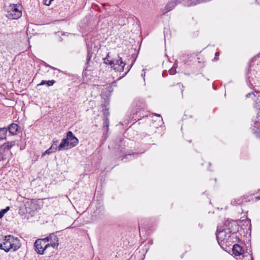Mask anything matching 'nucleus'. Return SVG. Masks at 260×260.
Masks as SVG:
<instances>
[{"label":"nucleus","instance_id":"obj_1","mask_svg":"<svg viewBox=\"0 0 260 260\" xmlns=\"http://www.w3.org/2000/svg\"><path fill=\"white\" fill-rule=\"evenodd\" d=\"M21 246L20 240L12 235L6 236L2 242L0 241V249L8 252L11 250L15 251Z\"/></svg>","mask_w":260,"mask_h":260},{"label":"nucleus","instance_id":"obj_2","mask_svg":"<svg viewBox=\"0 0 260 260\" xmlns=\"http://www.w3.org/2000/svg\"><path fill=\"white\" fill-rule=\"evenodd\" d=\"M78 142V139L74 136L72 132L69 131L67 133L66 138L63 139L58 146V150L61 151L72 148L76 146Z\"/></svg>","mask_w":260,"mask_h":260},{"label":"nucleus","instance_id":"obj_3","mask_svg":"<svg viewBox=\"0 0 260 260\" xmlns=\"http://www.w3.org/2000/svg\"><path fill=\"white\" fill-rule=\"evenodd\" d=\"M21 9L20 5H10L6 8V15L10 19H17L22 15Z\"/></svg>","mask_w":260,"mask_h":260},{"label":"nucleus","instance_id":"obj_4","mask_svg":"<svg viewBox=\"0 0 260 260\" xmlns=\"http://www.w3.org/2000/svg\"><path fill=\"white\" fill-rule=\"evenodd\" d=\"M109 56V54L108 53L106 57L103 59L104 63L110 65L114 70L117 72H123L124 67L125 66V63L122 61L121 57L119 56L118 59L115 61L109 60L108 59Z\"/></svg>","mask_w":260,"mask_h":260},{"label":"nucleus","instance_id":"obj_5","mask_svg":"<svg viewBox=\"0 0 260 260\" xmlns=\"http://www.w3.org/2000/svg\"><path fill=\"white\" fill-rule=\"evenodd\" d=\"M45 238L39 239L34 243L35 250L39 254H43L44 251L50 246V244L47 243Z\"/></svg>","mask_w":260,"mask_h":260},{"label":"nucleus","instance_id":"obj_6","mask_svg":"<svg viewBox=\"0 0 260 260\" xmlns=\"http://www.w3.org/2000/svg\"><path fill=\"white\" fill-rule=\"evenodd\" d=\"M234 233L235 232L232 233V232L230 231L228 229H224L222 231H220L219 229L217 228L216 232L217 240L218 243H219L220 241L227 242L231 235L234 234Z\"/></svg>","mask_w":260,"mask_h":260},{"label":"nucleus","instance_id":"obj_7","mask_svg":"<svg viewBox=\"0 0 260 260\" xmlns=\"http://www.w3.org/2000/svg\"><path fill=\"white\" fill-rule=\"evenodd\" d=\"M47 243L50 244L51 246L54 249H57L58 245V238L57 236L54 233L50 234L49 236L45 238V240Z\"/></svg>","mask_w":260,"mask_h":260},{"label":"nucleus","instance_id":"obj_8","mask_svg":"<svg viewBox=\"0 0 260 260\" xmlns=\"http://www.w3.org/2000/svg\"><path fill=\"white\" fill-rule=\"evenodd\" d=\"M243 248L238 244H235L233 246L232 251L234 254L238 256L243 253Z\"/></svg>","mask_w":260,"mask_h":260},{"label":"nucleus","instance_id":"obj_9","mask_svg":"<svg viewBox=\"0 0 260 260\" xmlns=\"http://www.w3.org/2000/svg\"><path fill=\"white\" fill-rule=\"evenodd\" d=\"M176 4L174 1H171L168 3L166 6L164 8V14H165L166 13H168L170 12V11L172 10L175 7Z\"/></svg>","mask_w":260,"mask_h":260},{"label":"nucleus","instance_id":"obj_10","mask_svg":"<svg viewBox=\"0 0 260 260\" xmlns=\"http://www.w3.org/2000/svg\"><path fill=\"white\" fill-rule=\"evenodd\" d=\"M19 126L15 123L10 124L8 127L9 132L12 135H16L18 130Z\"/></svg>","mask_w":260,"mask_h":260},{"label":"nucleus","instance_id":"obj_11","mask_svg":"<svg viewBox=\"0 0 260 260\" xmlns=\"http://www.w3.org/2000/svg\"><path fill=\"white\" fill-rule=\"evenodd\" d=\"M15 145V141L8 142L4 143L3 145H2L1 148L4 150H9Z\"/></svg>","mask_w":260,"mask_h":260},{"label":"nucleus","instance_id":"obj_12","mask_svg":"<svg viewBox=\"0 0 260 260\" xmlns=\"http://www.w3.org/2000/svg\"><path fill=\"white\" fill-rule=\"evenodd\" d=\"M57 148L56 147H54V143H53L52 146L46 151H45L42 154V156H45L46 154H50L52 152H54L56 151Z\"/></svg>","mask_w":260,"mask_h":260},{"label":"nucleus","instance_id":"obj_13","mask_svg":"<svg viewBox=\"0 0 260 260\" xmlns=\"http://www.w3.org/2000/svg\"><path fill=\"white\" fill-rule=\"evenodd\" d=\"M55 83V81L54 80H49L47 81L43 80L40 84H38V86L43 85H44L45 84H46L47 86H50L53 85Z\"/></svg>","mask_w":260,"mask_h":260},{"label":"nucleus","instance_id":"obj_14","mask_svg":"<svg viewBox=\"0 0 260 260\" xmlns=\"http://www.w3.org/2000/svg\"><path fill=\"white\" fill-rule=\"evenodd\" d=\"M7 129L6 128H0V139H4L6 138Z\"/></svg>","mask_w":260,"mask_h":260},{"label":"nucleus","instance_id":"obj_15","mask_svg":"<svg viewBox=\"0 0 260 260\" xmlns=\"http://www.w3.org/2000/svg\"><path fill=\"white\" fill-rule=\"evenodd\" d=\"M10 210V207L7 206L5 209H2L0 211V217L2 218L5 214Z\"/></svg>","mask_w":260,"mask_h":260},{"label":"nucleus","instance_id":"obj_16","mask_svg":"<svg viewBox=\"0 0 260 260\" xmlns=\"http://www.w3.org/2000/svg\"><path fill=\"white\" fill-rule=\"evenodd\" d=\"M242 259H244V260H252V256L250 254H249L248 253H247L246 254H245V255H243Z\"/></svg>","mask_w":260,"mask_h":260},{"label":"nucleus","instance_id":"obj_17","mask_svg":"<svg viewBox=\"0 0 260 260\" xmlns=\"http://www.w3.org/2000/svg\"><path fill=\"white\" fill-rule=\"evenodd\" d=\"M92 56V54L90 52H88L87 56V63H88L91 57Z\"/></svg>","mask_w":260,"mask_h":260},{"label":"nucleus","instance_id":"obj_18","mask_svg":"<svg viewBox=\"0 0 260 260\" xmlns=\"http://www.w3.org/2000/svg\"><path fill=\"white\" fill-rule=\"evenodd\" d=\"M53 1V0H45L44 4L46 5V6H50L51 3V2Z\"/></svg>","mask_w":260,"mask_h":260},{"label":"nucleus","instance_id":"obj_19","mask_svg":"<svg viewBox=\"0 0 260 260\" xmlns=\"http://www.w3.org/2000/svg\"><path fill=\"white\" fill-rule=\"evenodd\" d=\"M252 95H254V96H255V94H254L253 92H251V93H247V94L246 95V97L247 98H248L250 97V96L251 95H252Z\"/></svg>","mask_w":260,"mask_h":260},{"label":"nucleus","instance_id":"obj_20","mask_svg":"<svg viewBox=\"0 0 260 260\" xmlns=\"http://www.w3.org/2000/svg\"><path fill=\"white\" fill-rule=\"evenodd\" d=\"M219 55V52H216L215 54V57H214V59H216L217 60L218 59L217 58V57Z\"/></svg>","mask_w":260,"mask_h":260},{"label":"nucleus","instance_id":"obj_21","mask_svg":"<svg viewBox=\"0 0 260 260\" xmlns=\"http://www.w3.org/2000/svg\"><path fill=\"white\" fill-rule=\"evenodd\" d=\"M255 133L257 134V136H260V129H257Z\"/></svg>","mask_w":260,"mask_h":260},{"label":"nucleus","instance_id":"obj_22","mask_svg":"<svg viewBox=\"0 0 260 260\" xmlns=\"http://www.w3.org/2000/svg\"><path fill=\"white\" fill-rule=\"evenodd\" d=\"M53 143H54V147H56L57 149H58V147H57V142H54Z\"/></svg>","mask_w":260,"mask_h":260},{"label":"nucleus","instance_id":"obj_23","mask_svg":"<svg viewBox=\"0 0 260 260\" xmlns=\"http://www.w3.org/2000/svg\"><path fill=\"white\" fill-rule=\"evenodd\" d=\"M169 72H170V73L171 74H173V69L170 70L169 71Z\"/></svg>","mask_w":260,"mask_h":260},{"label":"nucleus","instance_id":"obj_24","mask_svg":"<svg viewBox=\"0 0 260 260\" xmlns=\"http://www.w3.org/2000/svg\"><path fill=\"white\" fill-rule=\"evenodd\" d=\"M3 159V156L1 153H0V161Z\"/></svg>","mask_w":260,"mask_h":260},{"label":"nucleus","instance_id":"obj_25","mask_svg":"<svg viewBox=\"0 0 260 260\" xmlns=\"http://www.w3.org/2000/svg\"><path fill=\"white\" fill-rule=\"evenodd\" d=\"M255 199L257 200H260V197H259V196L258 197H255Z\"/></svg>","mask_w":260,"mask_h":260},{"label":"nucleus","instance_id":"obj_26","mask_svg":"<svg viewBox=\"0 0 260 260\" xmlns=\"http://www.w3.org/2000/svg\"><path fill=\"white\" fill-rule=\"evenodd\" d=\"M155 115L156 116H160V115H159V114H155Z\"/></svg>","mask_w":260,"mask_h":260}]
</instances>
